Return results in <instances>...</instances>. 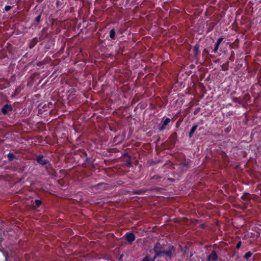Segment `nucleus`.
I'll use <instances>...</instances> for the list:
<instances>
[{
  "mask_svg": "<svg viewBox=\"0 0 261 261\" xmlns=\"http://www.w3.org/2000/svg\"><path fill=\"white\" fill-rule=\"evenodd\" d=\"M163 246L160 243H156L153 249L155 253L154 258L162 257L166 255L169 258H171L175 249L173 246H169L167 250H163Z\"/></svg>",
  "mask_w": 261,
  "mask_h": 261,
  "instance_id": "obj_1",
  "label": "nucleus"
},
{
  "mask_svg": "<svg viewBox=\"0 0 261 261\" xmlns=\"http://www.w3.org/2000/svg\"><path fill=\"white\" fill-rule=\"evenodd\" d=\"M13 110L12 107L11 105L6 104L1 109L2 113L6 115L8 114L9 112L12 111Z\"/></svg>",
  "mask_w": 261,
  "mask_h": 261,
  "instance_id": "obj_2",
  "label": "nucleus"
},
{
  "mask_svg": "<svg viewBox=\"0 0 261 261\" xmlns=\"http://www.w3.org/2000/svg\"><path fill=\"white\" fill-rule=\"evenodd\" d=\"M37 162L40 165H45L48 163V161L46 159H44V156L42 154H39L36 156Z\"/></svg>",
  "mask_w": 261,
  "mask_h": 261,
  "instance_id": "obj_3",
  "label": "nucleus"
},
{
  "mask_svg": "<svg viewBox=\"0 0 261 261\" xmlns=\"http://www.w3.org/2000/svg\"><path fill=\"white\" fill-rule=\"evenodd\" d=\"M208 261H217L218 259V256L215 250H213L211 254L207 256Z\"/></svg>",
  "mask_w": 261,
  "mask_h": 261,
  "instance_id": "obj_4",
  "label": "nucleus"
},
{
  "mask_svg": "<svg viewBox=\"0 0 261 261\" xmlns=\"http://www.w3.org/2000/svg\"><path fill=\"white\" fill-rule=\"evenodd\" d=\"M126 240L131 243L135 240V234L133 233H126L125 235Z\"/></svg>",
  "mask_w": 261,
  "mask_h": 261,
  "instance_id": "obj_5",
  "label": "nucleus"
},
{
  "mask_svg": "<svg viewBox=\"0 0 261 261\" xmlns=\"http://www.w3.org/2000/svg\"><path fill=\"white\" fill-rule=\"evenodd\" d=\"M171 120L169 118H167L164 121L162 125L159 127L160 131H163L166 128V126L170 123Z\"/></svg>",
  "mask_w": 261,
  "mask_h": 261,
  "instance_id": "obj_6",
  "label": "nucleus"
},
{
  "mask_svg": "<svg viewBox=\"0 0 261 261\" xmlns=\"http://www.w3.org/2000/svg\"><path fill=\"white\" fill-rule=\"evenodd\" d=\"M223 38L222 37H220L218 39L215 45V47L213 50V52L214 53H216L218 51V49L219 48V46L220 44V43L222 42V41H223Z\"/></svg>",
  "mask_w": 261,
  "mask_h": 261,
  "instance_id": "obj_7",
  "label": "nucleus"
},
{
  "mask_svg": "<svg viewBox=\"0 0 261 261\" xmlns=\"http://www.w3.org/2000/svg\"><path fill=\"white\" fill-rule=\"evenodd\" d=\"M198 127V125L196 124H194L193 126L192 127L190 132L189 134V137L192 138L195 132V130L197 129Z\"/></svg>",
  "mask_w": 261,
  "mask_h": 261,
  "instance_id": "obj_8",
  "label": "nucleus"
},
{
  "mask_svg": "<svg viewBox=\"0 0 261 261\" xmlns=\"http://www.w3.org/2000/svg\"><path fill=\"white\" fill-rule=\"evenodd\" d=\"M148 190H149L148 189L137 190L134 191L133 193L135 194H144V193H145L146 191H147Z\"/></svg>",
  "mask_w": 261,
  "mask_h": 261,
  "instance_id": "obj_9",
  "label": "nucleus"
},
{
  "mask_svg": "<svg viewBox=\"0 0 261 261\" xmlns=\"http://www.w3.org/2000/svg\"><path fill=\"white\" fill-rule=\"evenodd\" d=\"M7 156H8V158L9 160L10 161H13L14 159H17L16 156L14 154V153H8V155H7Z\"/></svg>",
  "mask_w": 261,
  "mask_h": 261,
  "instance_id": "obj_10",
  "label": "nucleus"
},
{
  "mask_svg": "<svg viewBox=\"0 0 261 261\" xmlns=\"http://www.w3.org/2000/svg\"><path fill=\"white\" fill-rule=\"evenodd\" d=\"M177 138V134L176 133H173L170 137V139L171 140L172 143H174L175 142V140Z\"/></svg>",
  "mask_w": 261,
  "mask_h": 261,
  "instance_id": "obj_11",
  "label": "nucleus"
},
{
  "mask_svg": "<svg viewBox=\"0 0 261 261\" xmlns=\"http://www.w3.org/2000/svg\"><path fill=\"white\" fill-rule=\"evenodd\" d=\"M115 31L114 29H112L110 32V37L111 39H114L115 38Z\"/></svg>",
  "mask_w": 261,
  "mask_h": 261,
  "instance_id": "obj_12",
  "label": "nucleus"
},
{
  "mask_svg": "<svg viewBox=\"0 0 261 261\" xmlns=\"http://www.w3.org/2000/svg\"><path fill=\"white\" fill-rule=\"evenodd\" d=\"M228 66H229V62H227L226 63L222 65V66H221L222 69L223 71L227 70L228 68Z\"/></svg>",
  "mask_w": 261,
  "mask_h": 261,
  "instance_id": "obj_13",
  "label": "nucleus"
},
{
  "mask_svg": "<svg viewBox=\"0 0 261 261\" xmlns=\"http://www.w3.org/2000/svg\"><path fill=\"white\" fill-rule=\"evenodd\" d=\"M252 254L253 253L251 251H249L244 255V258L248 259L252 255Z\"/></svg>",
  "mask_w": 261,
  "mask_h": 261,
  "instance_id": "obj_14",
  "label": "nucleus"
},
{
  "mask_svg": "<svg viewBox=\"0 0 261 261\" xmlns=\"http://www.w3.org/2000/svg\"><path fill=\"white\" fill-rule=\"evenodd\" d=\"M193 51L195 56H196L198 53L199 52V47L197 45H195L194 47Z\"/></svg>",
  "mask_w": 261,
  "mask_h": 261,
  "instance_id": "obj_15",
  "label": "nucleus"
},
{
  "mask_svg": "<svg viewBox=\"0 0 261 261\" xmlns=\"http://www.w3.org/2000/svg\"><path fill=\"white\" fill-rule=\"evenodd\" d=\"M41 204V201L39 200H36L35 201V206L36 207H38L40 206Z\"/></svg>",
  "mask_w": 261,
  "mask_h": 261,
  "instance_id": "obj_16",
  "label": "nucleus"
},
{
  "mask_svg": "<svg viewBox=\"0 0 261 261\" xmlns=\"http://www.w3.org/2000/svg\"><path fill=\"white\" fill-rule=\"evenodd\" d=\"M248 198H249V195H248V194L243 195L242 196V199L243 200H246V199H248Z\"/></svg>",
  "mask_w": 261,
  "mask_h": 261,
  "instance_id": "obj_17",
  "label": "nucleus"
},
{
  "mask_svg": "<svg viewBox=\"0 0 261 261\" xmlns=\"http://www.w3.org/2000/svg\"><path fill=\"white\" fill-rule=\"evenodd\" d=\"M241 244H242V243H241V241L237 243V245H236V249H240V247H241Z\"/></svg>",
  "mask_w": 261,
  "mask_h": 261,
  "instance_id": "obj_18",
  "label": "nucleus"
},
{
  "mask_svg": "<svg viewBox=\"0 0 261 261\" xmlns=\"http://www.w3.org/2000/svg\"><path fill=\"white\" fill-rule=\"evenodd\" d=\"M142 261H150V259L148 256H146L144 258H143Z\"/></svg>",
  "mask_w": 261,
  "mask_h": 261,
  "instance_id": "obj_19",
  "label": "nucleus"
},
{
  "mask_svg": "<svg viewBox=\"0 0 261 261\" xmlns=\"http://www.w3.org/2000/svg\"><path fill=\"white\" fill-rule=\"evenodd\" d=\"M11 7L10 6H6L5 8V10L6 11H9V10H10V9H11Z\"/></svg>",
  "mask_w": 261,
  "mask_h": 261,
  "instance_id": "obj_20",
  "label": "nucleus"
},
{
  "mask_svg": "<svg viewBox=\"0 0 261 261\" xmlns=\"http://www.w3.org/2000/svg\"><path fill=\"white\" fill-rule=\"evenodd\" d=\"M40 18H41V15H39L37 16L36 17V18H35V20H36V21H37V22H39V21H40Z\"/></svg>",
  "mask_w": 261,
  "mask_h": 261,
  "instance_id": "obj_21",
  "label": "nucleus"
},
{
  "mask_svg": "<svg viewBox=\"0 0 261 261\" xmlns=\"http://www.w3.org/2000/svg\"><path fill=\"white\" fill-rule=\"evenodd\" d=\"M182 166L184 167H187L189 165L188 162H185L182 164Z\"/></svg>",
  "mask_w": 261,
  "mask_h": 261,
  "instance_id": "obj_22",
  "label": "nucleus"
},
{
  "mask_svg": "<svg viewBox=\"0 0 261 261\" xmlns=\"http://www.w3.org/2000/svg\"><path fill=\"white\" fill-rule=\"evenodd\" d=\"M3 236L4 233H2V232H0V241H1L2 239H3Z\"/></svg>",
  "mask_w": 261,
  "mask_h": 261,
  "instance_id": "obj_23",
  "label": "nucleus"
},
{
  "mask_svg": "<svg viewBox=\"0 0 261 261\" xmlns=\"http://www.w3.org/2000/svg\"><path fill=\"white\" fill-rule=\"evenodd\" d=\"M103 186V184L100 183V184H97L96 186H95V187H101Z\"/></svg>",
  "mask_w": 261,
  "mask_h": 261,
  "instance_id": "obj_24",
  "label": "nucleus"
},
{
  "mask_svg": "<svg viewBox=\"0 0 261 261\" xmlns=\"http://www.w3.org/2000/svg\"><path fill=\"white\" fill-rule=\"evenodd\" d=\"M160 189H161L160 188L158 187V188H155V189H150V190L152 191L153 190H158H158H160Z\"/></svg>",
  "mask_w": 261,
  "mask_h": 261,
  "instance_id": "obj_25",
  "label": "nucleus"
},
{
  "mask_svg": "<svg viewBox=\"0 0 261 261\" xmlns=\"http://www.w3.org/2000/svg\"><path fill=\"white\" fill-rule=\"evenodd\" d=\"M155 258H154V257L153 259H150V261H155Z\"/></svg>",
  "mask_w": 261,
  "mask_h": 261,
  "instance_id": "obj_26",
  "label": "nucleus"
},
{
  "mask_svg": "<svg viewBox=\"0 0 261 261\" xmlns=\"http://www.w3.org/2000/svg\"><path fill=\"white\" fill-rule=\"evenodd\" d=\"M127 164H128L127 165L128 166H130L131 165V163H128Z\"/></svg>",
  "mask_w": 261,
  "mask_h": 261,
  "instance_id": "obj_27",
  "label": "nucleus"
},
{
  "mask_svg": "<svg viewBox=\"0 0 261 261\" xmlns=\"http://www.w3.org/2000/svg\"><path fill=\"white\" fill-rule=\"evenodd\" d=\"M192 255H193V254H190V257H192Z\"/></svg>",
  "mask_w": 261,
  "mask_h": 261,
  "instance_id": "obj_28",
  "label": "nucleus"
}]
</instances>
